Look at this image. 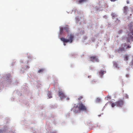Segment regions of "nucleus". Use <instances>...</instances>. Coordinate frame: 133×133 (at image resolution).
<instances>
[{"label": "nucleus", "instance_id": "ddd939ff", "mask_svg": "<svg viewBox=\"0 0 133 133\" xmlns=\"http://www.w3.org/2000/svg\"><path fill=\"white\" fill-rule=\"evenodd\" d=\"M87 0H78L77 1H78V2L80 3H82L86 2Z\"/></svg>", "mask_w": 133, "mask_h": 133}, {"label": "nucleus", "instance_id": "a878e982", "mask_svg": "<svg viewBox=\"0 0 133 133\" xmlns=\"http://www.w3.org/2000/svg\"><path fill=\"white\" fill-rule=\"evenodd\" d=\"M132 10L133 11V8H132Z\"/></svg>", "mask_w": 133, "mask_h": 133}, {"label": "nucleus", "instance_id": "5701e85b", "mask_svg": "<svg viewBox=\"0 0 133 133\" xmlns=\"http://www.w3.org/2000/svg\"><path fill=\"white\" fill-rule=\"evenodd\" d=\"M127 4H129V2L128 1H127Z\"/></svg>", "mask_w": 133, "mask_h": 133}, {"label": "nucleus", "instance_id": "6ab92c4d", "mask_svg": "<svg viewBox=\"0 0 133 133\" xmlns=\"http://www.w3.org/2000/svg\"><path fill=\"white\" fill-rule=\"evenodd\" d=\"M96 101L98 102H99L100 101V99L99 98H97L96 99Z\"/></svg>", "mask_w": 133, "mask_h": 133}, {"label": "nucleus", "instance_id": "9d476101", "mask_svg": "<svg viewBox=\"0 0 133 133\" xmlns=\"http://www.w3.org/2000/svg\"><path fill=\"white\" fill-rule=\"evenodd\" d=\"M130 55L127 54L125 55L124 56V60L125 61H127L128 60Z\"/></svg>", "mask_w": 133, "mask_h": 133}, {"label": "nucleus", "instance_id": "a211bd4d", "mask_svg": "<svg viewBox=\"0 0 133 133\" xmlns=\"http://www.w3.org/2000/svg\"><path fill=\"white\" fill-rule=\"evenodd\" d=\"M124 97L125 98H128V96L127 95H126Z\"/></svg>", "mask_w": 133, "mask_h": 133}, {"label": "nucleus", "instance_id": "b1692460", "mask_svg": "<svg viewBox=\"0 0 133 133\" xmlns=\"http://www.w3.org/2000/svg\"><path fill=\"white\" fill-rule=\"evenodd\" d=\"M2 132V130H0V133H1V132Z\"/></svg>", "mask_w": 133, "mask_h": 133}, {"label": "nucleus", "instance_id": "412c9836", "mask_svg": "<svg viewBox=\"0 0 133 133\" xmlns=\"http://www.w3.org/2000/svg\"><path fill=\"white\" fill-rule=\"evenodd\" d=\"M126 76L127 77H129V76L128 75H126Z\"/></svg>", "mask_w": 133, "mask_h": 133}, {"label": "nucleus", "instance_id": "20e7f679", "mask_svg": "<svg viewBox=\"0 0 133 133\" xmlns=\"http://www.w3.org/2000/svg\"><path fill=\"white\" fill-rule=\"evenodd\" d=\"M58 92V96L61 100L63 99L66 98V96L62 90H59Z\"/></svg>", "mask_w": 133, "mask_h": 133}, {"label": "nucleus", "instance_id": "2eb2a0df", "mask_svg": "<svg viewBox=\"0 0 133 133\" xmlns=\"http://www.w3.org/2000/svg\"><path fill=\"white\" fill-rule=\"evenodd\" d=\"M83 98V97L82 96H80L79 97V98H78V99L79 100H80L81 99H82Z\"/></svg>", "mask_w": 133, "mask_h": 133}, {"label": "nucleus", "instance_id": "1a4fd4ad", "mask_svg": "<svg viewBox=\"0 0 133 133\" xmlns=\"http://www.w3.org/2000/svg\"><path fill=\"white\" fill-rule=\"evenodd\" d=\"M128 11V6H125L123 7V12L125 14H127Z\"/></svg>", "mask_w": 133, "mask_h": 133}, {"label": "nucleus", "instance_id": "f257e3e1", "mask_svg": "<svg viewBox=\"0 0 133 133\" xmlns=\"http://www.w3.org/2000/svg\"><path fill=\"white\" fill-rule=\"evenodd\" d=\"M129 32L127 38V41L130 43L133 41V22H131L128 25Z\"/></svg>", "mask_w": 133, "mask_h": 133}, {"label": "nucleus", "instance_id": "dca6fc26", "mask_svg": "<svg viewBox=\"0 0 133 133\" xmlns=\"http://www.w3.org/2000/svg\"><path fill=\"white\" fill-rule=\"evenodd\" d=\"M122 32H123L122 30H120L118 31V33L119 34H120L122 33Z\"/></svg>", "mask_w": 133, "mask_h": 133}, {"label": "nucleus", "instance_id": "aec40b11", "mask_svg": "<svg viewBox=\"0 0 133 133\" xmlns=\"http://www.w3.org/2000/svg\"><path fill=\"white\" fill-rule=\"evenodd\" d=\"M10 74H9L7 76V77L6 78H7V79H8L9 78V77L10 76Z\"/></svg>", "mask_w": 133, "mask_h": 133}, {"label": "nucleus", "instance_id": "0eeeda50", "mask_svg": "<svg viewBox=\"0 0 133 133\" xmlns=\"http://www.w3.org/2000/svg\"><path fill=\"white\" fill-rule=\"evenodd\" d=\"M90 61L92 62H98L99 61V59L96 56H92L90 57Z\"/></svg>", "mask_w": 133, "mask_h": 133}, {"label": "nucleus", "instance_id": "393cba45", "mask_svg": "<svg viewBox=\"0 0 133 133\" xmlns=\"http://www.w3.org/2000/svg\"><path fill=\"white\" fill-rule=\"evenodd\" d=\"M131 15H132V14H130V16H131Z\"/></svg>", "mask_w": 133, "mask_h": 133}, {"label": "nucleus", "instance_id": "f8f14e48", "mask_svg": "<svg viewBox=\"0 0 133 133\" xmlns=\"http://www.w3.org/2000/svg\"><path fill=\"white\" fill-rule=\"evenodd\" d=\"M111 105L112 107H114L115 106L117 105L116 102L115 103L111 102Z\"/></svg>", "mask_w": 133, "mask_h": 133}, {"label": "nucleus", "instance_id": "6e6552de", "mask_svg": "<svg viewBox=\"0 0 133 133\" xmlns=\"http://www.w3.org/2000/svg\"><path fill=\"white\" fill-rule=\"evenodd\" d=\"M69 31V29L66 27L61 28L60 29V34H61L63 31H65L68 32Z\"/></svg>", "mask_w": 133, "mask_h": 133}, {"label": "nucleus", "instance_id": "4468645a", "mask_svg": "<svg viewBox=\"0 0 133 133\" xmlns=\"http://www.w3.org/2000/svg\"><path fill=\"white\" fill-rule=\"evenodd\" d=\"M44 70V69H39L38 71V72L39 73L42 72Z\"/></svg>", "mask_w": 133, "mask_h": 133}, {"label": "nucleus", "instance_id": "f3484780", "mask_svg": "<svg viewBox=\"0 0 133 133\" xmlns=\"http://www.w3.org/2000/svg\"><path fill=\"white\" fill-rule=\"evenodd\" d=\"M111 15L112 17L115 18V15L114 13H112L111 14Z\"/></svg>", "mask_w": 133, "mask_h": 133}, {"label": "nucleus", "instance_id": "4be33fe9", "mask_svg": "<svg viewBox=\"0 0 133 133\" xmlns=\"http://www.w3.org/2000/svg\"><path fill=\"white\" fill-rule=\"evenodd\" d=\"M66 100H69V98L68 97H67L66 98Z\"/></svg>", "mask_w": 133, "mask_h": 133}, {"label": "nucleus", "instance_id": "423d86ee", "mask_svg": "<svg viewBox=\"0 0 133 133\" xmlns=\"http://www.w3.org/2000/svg\"><path fill=\"white\" fill-rule=\"evenodd\" d=\"M116 103L117 106L122 107L123 105L124 102L123 100L120 99L116 101Z\"/></svg>", "mask_w": 133, "mask_h": 133}, {"label": "nucleus", "instance_id": "39448f33", "mask_svg": "<svg viewBox=\"0 0 133 133\" xmlns=\"http://www.w3.org/2000/svg\"><path fill=\"white\" fill-rule=\"evenodd\" d=\"M78 107L79 110L85 111H87V108L82 103H79V105Z\"/></svg>", "mask_w": 133, "mask_h": 133}, {"label": "nucleus", "instance_id": "f03ea898", "mask_svg": "<svg viewBox=\"0 0 133 133\" xmlns=\"http://www.w3.org/2000/svg\"><path fill=\"white\" fill-rule=\"evenodd\" d=\"M74 36L72 34L68 35L67 38V39H65V38L62 37L60 38L61 40L63 41L64 43V45H66V44L65 43H67L69 42L70 43H72L73 41V38H74Z\"/></svg>", "mask_w": 133, "mask_h": 133}, {"label": "nucleus", "instance_id": "9b49d317", "mask_svg": "<svg viewBox=\"0 0 133 133\" xmlns=\"http://www.w3.org/2000/svg\"><path fill=\"white\" fill-rule=\"evenodd\" d=\"M105 72L106 71H105L101 70L99 71V73L100 75H101V76H102L105 73Z\"/></svg>", "mask_w": 133, "mask_h": 133}, {"label": "nucleus", "instance_id": "7ed1b4c3", "mask_svg": "<svg viewBox=\"0 0 133 133\" xmlns=\"http://www.w3.org/2000/svg\"><path fill=\"white\" fill-rule=\"evenodd\" d=\"M123 46H122V47L119 48V49L117 51L118 52L119 51H126V50L125 49V48L126 49H128L130 48L131 47V46L127 44L126 43L124 44H123Z\"/></svg>", "mask_w": 133, "mask_h": 133}]
</instances>
